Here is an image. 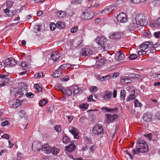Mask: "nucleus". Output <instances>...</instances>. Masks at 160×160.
<instances>
[{
	"label": "nucleus",
	"instance_id": "dca6fc26",
	"mask_svg": "<svg viewBox=\"0 0 160 160\" xmlns=\"http://www.w3.org/2000/svg\"><path fill=\"white\" fill-rule=\"evenodd\" d=\"M152 43L151 42H144L141 44V46L140 47V50L145 51L146 49L148 48L150 46L151 47L152 46Z\"/></svg>",
	"mask_w": 160,
	"mask_h": 160
},
{
	"label": "nucleus",
	"instance_id": "09e8293b",
	"mask_svg": "<svg viewBox=\"0 0 160 160\" xmlns=\"http://www.w3.org/2000/svg\"><path fill=\"white\" fill-rule=\"evenodd\" d=\"M88 106V104H82L80 105V107L82 108L87 109Z\"/></svg>",
	"mask_w": 160,
	"mask_h": 160
},
{
	"label": "nucleus",
	"instance_id": "de8ad7c7",
	"mask_svg": "<svg viewBox=\"0 0 160 160\" xmlns=\"http://www.w3.org/2000/svg\"><path fill=\"white\" fill-rule=\"evenodd\" d=\"M20 116L22 118L24 117L26 115V112L24 110H21L19 113Z\"/></svg>",
	"mask_w": 160,
	"mask_h": 160
},
{
	"label": "nucleus",
	"instance_id": "e433bc0d",
	"mask_svg": "<svg viewBox=\"0 0 160 160\" xmlns=\"http://www.w3.org/2000/svg\"><path fill=\"white\" fill-rule=\"evenodd\" d=\"M82 0H71V3L73 5L80 4L82 2Z\"/></svg>",
	"mask_w": 160,
	"mask_h": 160
},
{
	"label": "nucleus",
	"instance_id": "4c0bfd02",
	"mask_svg": "<svg viewBox=\"0 0 160 160\" xmlns=\"http://www.w3.org/2000/svg\"><path fill=\"white\" fill-rule=\"evenodd\" d=\"M34 86L35 88L37 90L38 92H40L42 91V88L38 84H34Z\"/></svg>",
	"mask_w": 160,
	"mask_h": 160
},
{
	"label": "nucleus",
	"instance_id": "a211bd4d",
	"mask_svg": "<svg viewBox=\"0 0 160 160\" xmlns=\"http://www.w3.org/2000/svg\"><path fill=\"white\" fill-rule=\"evenodd\" d=\"M51 148L52 147L50 146L48 144H44V145H42L41 150L42 151L44 152V153L49 154L50 153Z\"/></svg>",
	"mask_w": 160,
	"mask_h": 160
},
{
	"label": "nucleus",
	"instance_id": "37998d69",
	"mask_svg": "<svg viewBox=\"0 0 160 160\" xmlns=\"http://www.w3.org/2000/svg\"><path fill=\"white\" fill-rule=\"evenodd\" d=\"M137 58V55L135 54H131L129 56V58L130 60H133L136 59Z\"/></svg>",
	"mask_w": 160,
	"mask_h": 160
},
{
	"label": "nucleus",
	"instance_id": "9d476101",
	"mask_svg": "<svg viewBox=\"0 0 160 160\" xmlns=\"http://www.w3.org/2000/svg\"><path fill=\"white\" fill-rule=\"evenodd\" d=\"M42 144L37 141H34L32 143V150L35 151H38L42 147Z\"/></svg>",
	"mask_w": 160,
	"mask_h": 160
},
{
	"label": "nucleus",
	"instance_id": "a878e982",
	"mask_svg": "<svg viewBox=\"0 0 160 160\" xmlns=\"http://www.w3.org/2000/svg\"><path fill=\"white\" fill-rule=\"evenodd\" d=\"M62 92L64 94H67L68 96H70L72 94V91L71 89L67 88L66 89L62 90Z\"/></svg>",
	"mask_w": 160,
	"mask_h": 160
},
{
	"label": "nucleus",
	"instance_id": "864d4df0",
	"mask_svg": "<svg viewBox=\"0 0 160 160\" xmlns=\"http://www.w3.org/2000/svg\"><path fill=\"white\" fill-rule=\"evenodd\" d=\"M106 62V61L104 58L101 59L99 60V62L101 64L100 65L104 64Z\"/></svg>",
	"mask_w": 160,
	"mask_h": 160
},
{
	"label": "nucleus",
	"instance_id": "cd10ccee",
	"mask_svg": "<svg viewBox=\"0 0 160 160\" xmlns=\"http://www.w3.org/2000/svg\"><path fill=\"white\" fill-rule=\"evenodd\" d=\"M56 27L58 28L62 29L65 27V24L64 22L58 21L56 24Z\"/></svg>",
	"mask_w": 160,
	"mask_h": 160
},
{
	"label": "nucleus",
	"instance_id": "9b49d317",
	"mask_svg": "<svg viewBox=\"0 0 160 160\" xmlns=\"http://www.w3.org/2000/svg\"><path fill=\"white\" fill-rule=\"evenodd\" d=\"M122 35V33L121 32L111 33L110 34L109 38L111 39H118L120 38Z\"/></svg>",
	"mask_w": 160,
	"mask_h": 160
},
{
	"label": "nucleus",
	"instance_id": "2eb2a0df",
	"mask_svg": "<svg viewBox=\"0 0 160 160\" xmlns=\"http://www.w3.org/2000/svg\"><path fill=\"white\" fill-rule=\"evenodd\" d=\"M73 93L75 95H79L81 94L83 92V89L82 88L79 87L78 86H73Z\"/></svg>",
	"mask_w": 160,
	"mask_h": 160
},
{
	"label": "nucleus",
	"instance_id": "f704fd0d",
	"mask_svg": "<svg viewBox=\"0 0 160 160\" xmlns=\"http://www.w3.org/2000/svg\"><path fill=\"white\" fill-rule=\"evenodd\" d=\"M134 104L135 107H141L142 105L138 99H135L134 101Z\"/></svg>",
	"mask_w": 160,
	"mask_h": 160
},
{
	"label": "nucleus",
	"instance_id": "338daca9",
	"mask_svg": "<svg viewBox=\"0 0 160 160\" xmlns=\"http://www.w3.org/2000/svg\"><path fill=\"white\" fill-rule=\"evenodd\" d=\"M4 12L5 13H6L7 15L8 16H10V15L9 14V13H10V11L8 8H6L4 10Z\"/></svg>",
	"mask_w": 160,
	"mask_h": 160
},
{
	"label": "nucleus",
	"instance_id": "aec40b11",
	"mask_svg": "<svg viewBox=\"0 0 160 160\" xmlns=\"http://www.w3.org/2000/svg\"><path fill=\"white\" fill-rule=\"evenodd\" d=\"M143 119L146 122H150L152 119V115L150 113H145L143 117Z\"/></svg>",
	"mask_w": 160,
	"mask_h": 160
},
{
	"label": "nucleus",
	"instance_id": "49530a36",
	"mask_svg": "<svg viewBox=\"0 0 160 160\" xmlns=\"http://www.w3.org/2000/svg\"><path fill=\"white\" fill-rule=\"evenodd\" d=\"M98 90V88L95 86H92L90 88L91 93H93L96 92Z\"/></svg>",
	"mask_w": 160,
	"mask_h": 160
},
{
	"label": "nucleus",
	"instance_id": "8fccbe9b",
	"mask_svg": "<svg viewBox=\"0 0 160 160\" xmlns=\"http://www.w3.org/2000/svg\"><path fill=\"white\" fill-rule=\"evenodd\" d=\"M103 13L108 14H109L108 8L105 9L100 12V13L101 14Z\"/></svg>",
	"mask_w": 160,
	"mask_h": 160
},
{
	"label": "nucleus",
	"instance_id": "c85d7f7f",
	"mask_svg": "<svg viewBox=\"0 0 160 160\" xmlns=\"http://www.w3.org/2000/svg\"><path fill=\"white\" fill-rule=\"evenodd\" d=\"M121 82L122 83L125 82L126 83H131L132 81L130 79L128 78L127 77H124L122 78Z\"/></svg>",
	"mask_w": 160,
	"mask_h": 160
},
{
	"label": "nucleus",
	"instance_id": "bb28decb",
	"mask_svg": "<svg viewBox=\"0 0 160 160\" xmlns=\"http://www.w3.org/2000/svg\"><path fill=\"white\" fill-rule=\"evenodd\" d=\"M60 149L56 148L55 147H52L50 151V153H51L54 155H57L60 152Z\"/></svg>",
	"mask_w": 160,
	"mask_h": 160
},
{
	"label": "nucleus",
	"instance_id": "ea45409f",
	"mask_svg": "<svg viewBox=\"0 0 160 160\" xmlns=\"http://www.w3.org/2000/svg\"><path fill=\"white\" fill-rule=\"evenodd\" d=\"M152 3L154 6L158 7L160 5V0H155L153 1Z\"/></svg>",
	"mask_w": 160,
	"mask_h": 160
},
{
	"label": "nucleus",
	"instance_id": "4d7b16f0",
	"mask_svg": "<svg viewBox=\"0 0 160 160\" xmlns=\"http://www.w3.org/2000/svg\"><path fill=\"white\" fill-rule=\"evenodd\" d=\"M143 136L148 139L149 141H150L152 139V134L151 133L144 135Z\"/></svg>",
	"mask_w": 160,
	"mask_h": 160
},
{
	"label": "nucleus",
	"instance_id": "ddd939ff",
	"mask_svg": "<svg viewBox=\"0 0 160 160\" xmlns=\"http://www.w3.org/2000/svg\"><path fill=\"white\" fill-rule=\"evenodd\" d=\"M22 101L18 99H13L10 102L11 106L13 108H17L21 105Z\"/></svg>",
	"mask_w": 160,
	"mask_h": 160
},
{
	"label": "nucleus",
	"instance_id": "3c124183",
	"mask_svg": "<svg viewBox=\"0 0 160 160\" xmlns=\"http://www.w3.org/2000/svg\"><path fill=\"white\" fill-rule=\"evenodd\" d=\"M26 96L27 97H28L29 98H32L34 97V95L31 92H29L28 93H27Z\"/></svg>",
	"mask_w": 160,
	"mask_h": 160
},
{
	"label": "nucleus",
	"instance_id": "473e14b6",
	"mask_svg": "<svg viewBox=\"0 0 160 160\" xmlns=\"http://www.w3.org/2000/svg\"><path fill=\"white\" fill-rule=\"evenodd\" d=\"M97 79L99 81H103L104 80L108 79V78H110L109 76H99L96 77Z\"/></svg>",
	"mask_w": 160,
	"mask_h": 160
},
{
	"label": "nucleus",
	"instance_id": "69168bd1",
	"mask_svg": "<svg viewBox=\"0 0 160 160\" xmlns=\"http://www.w3.org/2000/svg\"><path fill=\"white\" fill-rule=\"evenodd\" d=\"M35 78H39L41 77V73H36L34 75Z\"/></svg>",
	"mask_w": 160,
	"mask_h": 160
},
{
	"label": "nucleus",
	"instance_id": "5701e85b",
	"mask_svg": "<svg viewBox=\"0 0 160 160\" xmlns=\"http://www.w3.org/2000/svg\"><path fill=\"white\" fill-rule=\"evenodd\" d=\"M62 71L59 69V68L55 71L52 74V76L54 78H58L61 77L62 75Z\"/></svg>",
	"mask_w": 160,
	"mask_h": 160
},
{
	"label": "nucleus",
	"instance_id": "7ed1b4c3",
	"mask_svg": "<svg viewBox=\"0 0 160 160\" xmlns=\"http://www.w3.org/2000/svg\"><path fill=\"white\" fill-rule=\"evenodd\" d=\"M18 85L20 88V89L16 92V93L18 95H19L20 97L26 95L28 88L25 84L23 82H21Z\"/></svg>",
	"mask_w": 160,
	"mask_h": 160
},
{
	"label": "nucleus",
	"instance_id": "4468645a",
	"mask_svg": "<svg viewBox=\"0 0 160 160\" xmlns=\"http://www.w3.org/2000/svg\"><path fill=\"white\" fill-rule=\"evenodd\" d=\"M93 16V14L92 12H83L81 17L82 19L88 20L92 19Z\"/></svg>",
	"mask_w": 160,
	"mask_h": 160
},
{
	"label": "nucleus",
	"instance_id": "bf43d9fd",
	"mask_svg": "<svg viewBox=\"0 0 160 160\" xmlns=\"http://www.w3.org/2000/svg\"><path fill=\"white\" fill-rule=\"evenodd\" d=\"M154 36L156 38L160 37V31L155 32H154Z\"/></svg>",
	"mask_w": 160,
	"mask_h": 160
},
{
	"label": "nucleus",
	"instance_id": "423d86ee",
	"mask_svg": "<svg viewBox=\"0 0 160 160\" xmlns=\"http://www.w3.org/2000/svg\"><path fill=\"white\" fill-rule=\"evenodd\" d=\"M116 19L118 23H125L127 21V16L123 13H121L118 14Z\"/></svg>",
	"mask_w": 160,
	"mask_h": 160
},
{
	"label": "nucleus",
	"instance_id": "f257e3e1",
	"mask_svg": "<svg viewBox=\"0 0 160 160\" xmlns=\"http://www.w3.org/2000/svg\"><path fill=\"white\" fill-rule=\"evenodd\" d=\"M134 19L135 20L138 26H143L146 25L148 23V20L145 15L142 14H138L136 15Z\"/></svg>",
	"mask_w": 160,
	"mask_h": 160
},
{
	"label": "nucleus",
	"instance_id": "b1692460",
	"mask_svg": "<svg viewBox=\"0 0 160 160\" xmlns=\"http://www.w3.org/2000/svg\"><path fill=\"white\" fill-rule=\"evenodd\" d=\"M51 58L54 61H57L60 57V53L56 52H53L51 55Z\"/></svg>",
	"mask_w": 160,
	"mask_h": 160
},
{
	"label": "nucleus",
	"instance_id": "f8f14e48",
	"mask_svg": "<svg viewBox=\"0 0 160 160\" xmlns=\"http://www.w3.org/2000/svg\"><path fill=\"white\" fill-rule=\"evenodd\" d=\"M138 25L136 22L135 20L133 18L132 20L129 22V25L128 26V28L129 30H134Z\"/></svg>",
	"mask_w": 160,
	"mask_h": 160
},
{
	"label": "nucleus",
	"instance_id": "c756f323",
	"mask_svg": "<svg viewBox=\"0 0 160 160\" xmlns=\"http://www.w3.org/2000/svg\"><path fill=\"white\" fill-rule=\"evenodd\" d=\"M71 66V65L70 64L68 63L64 64L61 65L59 68V69H61V70L62 71L63 70H66V69L70 67Z\"/></svg>",
	"mask_w": 160,
	"mask_h": 160
},
{
	"label": "nucleus",
	"instance_id": "f3484780",
	"mask_svg": "<svg viewBox=\"0 0 160 160\" xmlns=\"http://www.w3.org/2000/svg\"><path fill=\"white\" fill-rule=\"evenodd\" d=\"M6 76L0 74V78H2L1 80V83L0 86L2 87L6 85V83H7L9 81V78H6Z\"/></svg>",
	"mask_w": 160,
	"mask_h": 160
},
{
	"label": "nucleus",
	"instance_id": "6e6d98bb",
	"mask_svg": "<svg viewBox=\"0 0 160 160\" xmlns=\"http://www.w3.org/2000/svg\"><path fill=\"white\" fill-rule=\"evenodd\" d=\"M10 125V123L7 121H5L2 122L1 124V125L3 127L6 126V125Z\"/></svg>",
	"mask_w": 160,
	"mask_h": 160
},
{
	"label": "nucleus",
	"instance_id": "0eeeda50",
	"mask_svg": "<svg viewBox=\"0 0 160 160\" xmlns=\"http://www.w3.org/2000/svg\"><path fill=\"white\" fill-rule=\"evenodd\" d=\"M17 63V62L12 58H9L5 60V65L6 67H12Z\"/></svg>",
	"mask_w": 160,
	"mask_h": 160
},
{
	"label": "nucleus",
	"instance_id": "680f3d73",
	"mask_svg": "<svg viewBox=\"0 0 160 160\" xmlns=\"http://www.w3.org/2000/svg\"><path fill=\"white\" fill-rule=\"evenodd\" d=\"M55 88L56 89L59 90H60L62 91V90H63V88L61 86V85H57L56 86Z\"/></svg>",
	"mask_w": 160,
	"mask_h": 160
},
{
	"label": "nucleus",
	"instance_id": "774afa93",
	"mask_svg": "<svg viewBox=\"0 0 160 160\" xmlns=\"http://www.w3.org/2000/svg\"><path fill=\"white\" fill-rule=\"evenodd\" d=\"M156 116L157 119L160 120V112L157 113Z\"/></svg>",
	"mask_w": 160,
	"mask_h": 160
},
{
	"label": "nucleus",
	"instance_id": "58836bf2",
	"mask_svg": "<svg viewBox=\"0 0 160 160\" xmlns=\"http://www.w3.org/2000/svg\"><path fill=\"white\" fill-rule=\"evenodd\" d=\"M140 151H141L139 149V148H137L136 149H134L132 150V153L133 155H134L139 152H141Z\"/></svg>",
	"mask_w": 160,
	"mask_h": 160
},
{
	"label": "nucleus",
	"instance_id": "20e7f679",
	"mask_svg": "<svg viewBox=\"0 0 160 160\" xmlns=\"http://www.w3.org/2000/svg\"><path fill=\"white\" fill-rule=\"evenodd\" d=\"M92 130L93 133L96 135H99L103 133V129L102 126L99 124L95 125Z\"/></svg>",
	"mask_w": 160,
	"mask_h": 160
},
{
	"label": "nucleus",
	"instance_id": "5fc2aeb1",
	"mask_svg": "<svg viewBox=\"0 0 160 160\" xmlns=\"http://www.w3.org/2000/svg\"><path fill=\"white\" fill-rule=\"evenodd\" d=\"M56 25H55L53 23H51L50 24V28L51 30H54L55 29V27Z\"/></svg>",
	"mask_w": 160,
	"mask_h": 160
},
{
	"label": "nucleus",
	"instance_id": "13d9d810",
	"mask_svg": "<svg viewBox=\"0 0 160 160\" xmlns=\"http://www.w3.org/2000/svg\"><path fill=\"white\" fill-rule=\"evenodd\" d=\"M78 30V28L77 27H74L71 29V32L72 33H74Z\"/></svg>",
	"mask_w": 160,
	"mask_h": 160
},
{
	"label": "nucleus",
	"instance_id": "7c9ffc66",
	"mask_svg": "<svg viewBox=\"0 0 160 160\" xmlns=\"http://www.w3.org/2000/svg\"><path fill=\"white\" fill-rule=\"evenodd\" d=\"M126 96V91L124 90H121L120 92V99L123 101Z\"/></svg>",
	"mask_w": 160,
	"mask_h": 160
},
{
	"label": "nucleus",
	"instance_id": "c03bdc74",
	"mask_svg": "<svg viewBox=\"0 0 160 160\" xmlns=\"http://www.w3.org/2000/svg\"><path fill=\"white\" fill-rule=\"evenodd\" d=\"M40 27L41 26L39 25L35 26L34 28V32L36 33L39 32L40 30Z\"/></svg>",
	"mask_w": 160,
	"mask_h": 160
},
{
	"label": "nucleus",
	"instance_id": "39448f33",
	"mask_svg": "<svg viewBox=\"0 0 160 160\" xmlns=\"http://www.w3.org/2000/svg\"><path fill=\"white\" fill-rule=\"evenodd\" d=\"M107 40V39L104 36H101L96 38V42L100 45L101 49H102L104 47V45Z\"/></svg>",
	"mask_w": 160,
	"mask_h": 160
},
{
	"label": "nucleus",
	"instance_id": "e2e57ef3",
	"mask_svg": "<svg viewBox=\"0 0 160 160\" xmlns=\"http://www.w3.org/2000/svg\"><path fill=\"white\" fill-rule=\"evenodd\" d=\"M88 101L91 102L92 101H95V100L92 99V95H91L88 98Z\"/></svg>",
	"mask_w": 160,
	"mask_h": 160
},
{
	"label": "nucleus",
	"instance_id": "72a5a7b5",
	"mask_svg": "<svg viewBox=\"0 0 160 160\" xmlns=\"http://www.w3.org/2000/svg\"><path fill=\"white\" fill-rule=\"evenodd\" d=\"M20 67L23 70H26L28 68V66L27 64L24 62H22L21 63V64L20 65Z\"/></svg>",
	"mask_w": 160,
	"mask_h": 160
},
{
	"label": "nucleus",
	"instance_id": "a18cd8bd",
	"mask_svg": "<svg viewBox=\"0 0 160 160\" xmlns=\"http://www.w3.org/2000/svg\"><path fill=\"white\" fill-rule=\"evenodd\" d=\"M55 130L58 132H59L61 131V127L60 125H57L55 127Z\"/></svg>",
	"mask_w": 160,
	"mask_h": 160
},
{
	"label": "nucleus",
	"instance_id": "603ef678",
	"mask_svg": "<svg viewBox=\"0 0 160 160\" xmlns=\"http://www.w3.org/2000/svg\"><path fill=\"white\" fill-rule=\"evenodd\" d=\"M103 109L105 110L107 112H110L111 111H114L115 110H117L118 109V108H114V109H110L107 108H102Z\"/></svg>",
	"mask_w": 160,
	"mask_h": 160
},
{
	"label": "nucleus",
	"instance_id": "052dcab7",
	"mask_svg": "<svg viewBox=\"0 0 160 160\" xmlns=\"http://www.w3.org/2000/svg\"><path fill=\"white\" fill-rule=\"evenodd\" d=\"M146 52L144 50H141V51H138V54L140 55H142L145 54Z\"/></svg>",
	"mask_w": 160,
	"mask_h": 160
},
{
	"label": "nucleus",
	"instance_id": "0e129e2a",
	"mask_svg": "<svg viewBox=\"0 0 160 160\" xmlns=\"http://www.w3.org/2000/svg\"><path fill=\"white\" fill-rule=\"evenodd\" d=\"M68 121L70 123L71 121L73 119V116H67Z\"/></svg>",
	"mask_w": 160,
	"mask_h": 160
},
{
	"label": "nucleus",
	"instance_id": "2f4dec72",
	"mask_svg": "<svg viewBox=\"0 0 160 160\" xmlns=\"http://www.w3.org/2000/svg\"><path fill=\"white\" fill-rule=\"evenodd\" d=\"M117 8V6L115 5L109 6V7L108 8L109 13H110L111 12H115Z\"/></svg>",
	"mask_w": 160,
	"mask_h": 160
},
{
	"label": "nucleus",
	"instance_id": "4be33fe9",
	"mask_svg": "<svg viewBox=\"0 0 160 160\" xmlns=\"http://www.w3.org/2000/svg\"><path fill=\"white\" fill-rule=\"evenodd\" d=\"M124 58V54L122 52H119L115 56V58L116 60L120 61L123 59Z\"/></svg>",
	"mask_w": 160,
	"mask_h": 160
},
{
	"label": "nucleus",
	"instance_id": "412c9836",
	"mask_svg": "<svg viewBox=\"0 0 160 160\" xmlns=\"http://www.w3.org/2000/svg\"><path fill=\"white\" fill-rule=\"evenodd\" d=\"M70 132L73 135L74 138L78 139L79 138L78 131L76 128H72V129L70 130Z\"/></svg>",
	"mask_w": 160,
	"mask_h": 160
},
{
	"label": "nucleus",
	"instance_id": "f03ea898",
	"mask_svg": "<svg viewBox=\"0 0 160 160\" xmlns=\"http://www.w3.org/2000/svg\"><path fill=\"white\" fill-rule=\"evenodd\" d=\"M136 148H138L141 151V153H144L148 152V148L145 141L142 140L138 141L136 146Z\"/></svg>",
	"mask_w": 160,
	"mask_h": 160
},
{
	"label": "nucleus",
	"instance_id": "393cba45",
	"mask_svg": "<svg viewBox=\"0 0 160 160\" xmlns=\"http://www.w3.org/2000/svg\"><path fill=\"white\" fill-rule=\"evenodd\" d=\"M135 90H132L131 91V93L130 94L129 96L127 98V101H128L130 100H132L135 99L136 98V95L135 94Z\"/></svg>",
	"mask_w": 160,
	"mask_h": 160
},
{
	"label": "nucleus",
	"instance_id": "6e6552de",
	"mask_svg": "<svg viewBox=\"0 0 160 160\" xmlns=\"http://www.w3.org/2000/svg\"><path fill=\"white\" fill-rule=\"evenodd\" d=\"M93 52L90 48H84L82 49L80 51V55L83 56H86L90 55L92 54Z\"/></svg>",
	"mask_w": 160,
	"mask_h": 160
},
{
	"label": "nucleus",
	"instance_id": "c9c22d12",
	"mask_svg": "<svg viewBox=\"0 0 160 160\" xmlns=\"http://www.w3.org/2000/svg\"><path fill=\"white\" fill-rule=\"evenodd\" d=\"M62 140L63 143H67L70 142V139L66 135H65L64 136V135L63 136Z\"/></svg>",
	"mask_w": 160,
	"mask_h": 160
},
{
	"label": "nucleus",
	"instance_id": "1a4fd4ad",
	"mask_svg": "<svg viewBox=\"0 0 160 160\" xmlns=\"http://www.w3.org/2000/svg\"><path fill=\"white\" fill-rule=\"evenodd\" d=\"M105 116L107 119V122L109 123L116 119L118 117V115L114 114L112 115L110 114H106L105 115Z\"/></svg>",
	"mask_w": 160,
	"mask_h": 160
},
{
	"label": "nucleus",
	"instance_id": "6ab92c4d",
	"mask_svg": "<svg viewBox=\"0 0 160 160\" xmlns=\"http://www.w3.org/2000/svg\"><path fill=\"white\" fill-rule=\"evenodd\" d=\"M67 151L68 152H72L76 148V146L72 141L71 143L68 146H66L65 147Z\"/></svg>",
	"mask_w": 160,
	"mask_h": 160
},
{
	"label": "nucleus",
	"instance_id": "a19ab883",
	"mask_svg": "<svg viewBox=\"0 0 160 160\" xmlns=\"http://www.w3.org/2000/svg\"><path fill=\"white\" fill-rule=\"evenodd\" d=\"M47 103V101L45 99H43L41 100L39 102V104L40 106H43L46 105Z\"/></svg>",
	"mask_w": 160,
	"mask_h": 160
},
{
	"label": "nucleus",
	"instance_id": "79ce46f5",
	"mask_svg": "<svg viewBox=\"0 0 160 160\" xmlns=\"http://www.w3.org/2000/svg\"><path fill=\"white\" fill-rule=\"evenodd\" d=\"M111 95V94L110 93L107 94L104 96V98L106 100L108 101L110 98Z\"/></svg>",
	"mask_w": 160,
	"mask_h": 160
}]
</instances>
